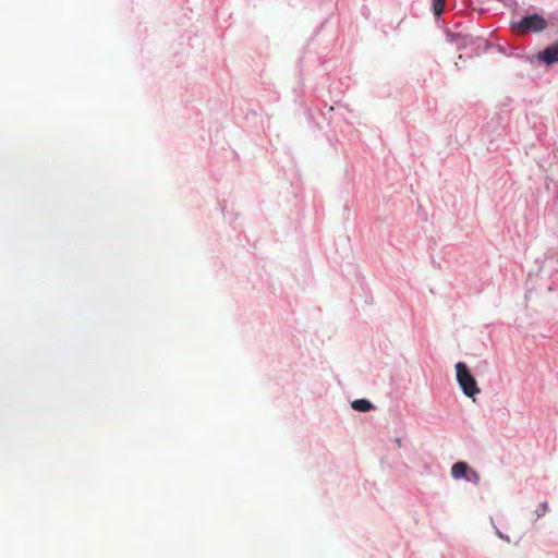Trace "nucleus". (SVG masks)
<instances>
[{
    "mask_svg": "<svg viewBox=\"0 0 558 558\" xmlns=\"http://www.w3.org/2000/svg\"><path fill=\"white\" fill-rule=\"evenodd\" d=\"M547 26V21L537 13L526 15L522 17L521 21L512 24V28L517 35L539 33L546 29Z\"/></svg>",
    "mask_w": 558,
    "mask_h": 558,
    "instance_id": "f257e3e1",
    "label": "nucleus"
},
{
    "mask_svg": "<svg viewBox=\"0 0 558 558\" xmlns=\"http://www.w3.org/2000/svg\"><path fill=\"white\" fill-rule=\"evenodd\" d=\"M456 373L457 381L466 397L474 398L480 393L481 390L477 387L476 380L465 363L458 362L456 364Z\"/></svg>",
    "mask_w": 558,
    "mask_h": 558,
    "instance_id": "f03ea898",
    "label": "nucleus"
},
{
    "mask_svg": "<svg viewBox=\"0 0 558 558\" xmlns=\"http://www.w3.org/2000/svg\"><path fill=\"white\" fill-rule=\"evenodd\" d=\"M537 59L546 64L558 62V44H554L537 53Z\"/></svg>",
    "mask_w": 558,
    "mask_h": 558,
    "instance_id": "7ed1b4c3",
    "label": "nucleus"
},
{
    "mask_svg": "<svg viewBox=\"0 0 558 558\" xmlns=\"http://www.w3.org/2000/svg\"><path fill=\"white\" fill-rule=\"evenodd\" d=\"M469 465L465 462H457L451 468V475L453 478H464L469 471Z\"/></svg>",
    "mask_w": 558,
    "mask_h": 558,
    "instance_id": "20e7f679",
    "label": "nucleus"
},
{
    "mask_svg": "<svg viewBox=\"0 0 558 558\" xmlns=\"http://www.w3.org/2000/svg\"><path fill=\"white\" fill-rule=\"evenodd\" d=\"M352 408L360 412H367L373 409V404L366 399H357L352 402Z\"/></svg>",
    "mask_w": 558,
    "mask_h": 558,
    "instance_id": "39448f33",
    "label": "nucleus"
},
{
    "mask_svg": "<svg viewBox=\"0 0 558 558\" xmlns=\"http://www.w3.org/2000/svg\"><path fill=\"white\" fill-rule=\"evenodd\" d=\"M464 478L469 482L476 484V485L480 483V480H481L480 474L472 468H469L468 474Z\"/></svg>",
    "mask_w": 558,
    "mask_h": 558,
    "instance_id": "423d86ee",
    "label": "nucleus"
},
{
    "mask_svg": "<svg viewBox=\"0 0 558 558\" xmlns=\"http://www.w3.org/2000/svg\"><path fill=\"white\" fill-rule=\"evenodd\" d=\"M434 1V13L440 15L444 12L445 0H433Z\"/></svg>",
    "mask_w": 558,
    "mask_h": 558,
    "instance_id": "0eeeda50",
    "label": "nucleus"
},
{
    "mask_svg": "<svg viewBox=\"0 0 558 558\" xmlns=\"http://www.w3.org/2000/svg\"><path fill=\"white\" fill-rule=\"evenodd\" d=\"M548 511V504L547 502H542L537 506L536 508V515L537 518H541L543 515H545V513Z\"/></svg>",
    "mask_w": 558,
    "mask_h": 558,
    "instance_id": "6e6552de",
    "label": "nucleus"
}]
</instances>
